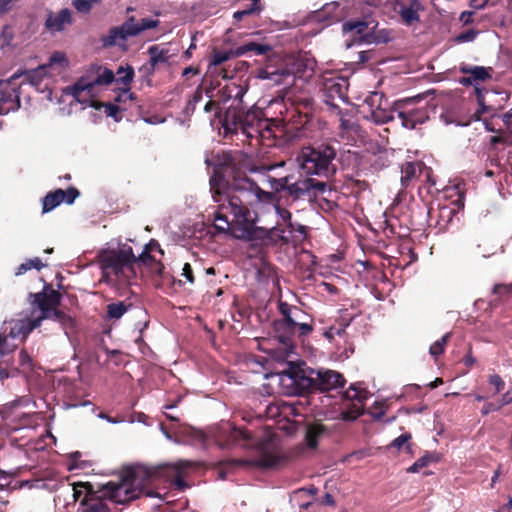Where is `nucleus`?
I'll use <instances>...</instances> for the list:
<instances>
[{"label":"nucleus","instance_id":"obj_1","mask_svg":"<svg viewBox=\"0 0 512 512\" xmlns=\"http://www.w3.org/2000/svg\"><path fill=\"white\" fill-rule=\"evenodd\" d=\"M205 163L214 167L210 178V191L218 209L215 212V228L226 232L235 224L243 232L252 236L254 218L250 207L260 202L271 203L275 200V192L261 189L258 184L249 178L247 172L270 170L269 167H257L252 159L243 151H221L213 159L207 158Z\"/></svg>","mask_w":512,"mask_h":512},{"label":"nucleus","instance_id":"obj_2","mask_svg":"<svg viewBox=\"0 0 512 512\" xmlns=\"http://www.w3.org/2000/svg\"><path fill=\"white\" fill-rule=\"evenodd\" d=\"M188 467L187 462L179 461L154 467L128 468L119 481H109L97 489L90 482L76 483L73 496L78 502L77 512H112V504H127L143 496L161 498L158 491L148 487L161 482L183 491L187 487L183 473Z\"/></svg>","mask_w":512,"mask_h":512},{"label":"nucleus","instance_id":"obj_3","mask_svg":"<svg viewBox=\"0 0 512 512\" xmlns=\"http://www.w3.org/2000/svg\"><path fill=\"white\" fill-rule=\"evenodd\" d=\"M336 155L335 147L328 143L307 147L300 154V167L306 175L329 178L336 173L333 164Z\"/></svg>","mask_w":512,"mask_h":512},{"label":"nucleus","instance_id":"obj_4","mask_svg":"<svg viewBox=\"0 0 512 512\" xmlns=\"http://www.w3.org/2000/svg\"><path fill=\"white\" fill-rule=\"evenodd\" d=\"M98 263L102 271V280L109 281L110 275L117 278L128 277L125 271L134 274L133 265L135 264V255L131 246L123 245L118 249H106L99 252Z\"/></svg>","mask_w":512,"mask_h":512},{"label":"nucleus","instance_id":"obj_5","mask_svg":"<svg viewBox=\"0 0 512 512\" xmlns=\"http://www.w3.org/2000/svg\"><path fill=\"white\" fill-rule=\"evenodd\" d=\"M260 119L254 111H245L244 107H229L223 117V127L226 131L241 130L248 137L258 134Z\"/></svg>","mask_w":512,"mask_h":512},{"label":"nucleus","instance_id":"obj_6","mask_svg":"<svg viewBox=\"0 0 512 512\" xmlns=\"http://www.w3.org/2000/svg\"><path fill=\"white\" fill-rule=\"evenodd\" d=\"M28 299L31 307L37 308L40 311L39 315L33 318L39 320L41 325L44 320L51 319L54 316V312L59 310L58 306L61 304L62 294L46 283L42 291L29 293Z\"/></svg>","mask_w":512,"mask_h":512},{"label":"nucleus","instance_id":"obj_7","mask_svg":"<svg viewBox=\"0 0 512 512\" xmlns=\"http://www.w3.org/2000/svg\"><path fill=\"white\" fill-rule=\"evenodd\" d=\"M115 80L112 70L92 64L72 86V94L79 98L82 92H91L95 86L109 85Z\"/></svg>","mask_w":512,"mask_h":512},{"label":"nucleus","instance_id":"obj_8","mask_svg":"<svg viewBox=\"0 0 512 512\" xmlns=\"http://www.w3.org/2000/svg\"><path fill=\"white\" fill-rule=\"evenodd\" d=\"M278 311L281 316L285 317L287 321H289L299 337H305L312 333L313 320L310 315L305 313L300 307L290 305L284 301H279Z\"/></svg>","mask_w":512,"mask_h":512},{"label":"nucleus","instance_id":"obj_9","mask_svg":"<svg viewBox=\"0 0 512 512\" xmlns=\"http://www.w3.org/2000/svg\"><path fill=\"white\" fill-rule=\"evenodd\" d=\"M414 101V98H409L397 101L394 104V111L401 120L402 126L408 129H414L418 124H423L429 118L428 111L425 108L412 106Z\"/></svg>","mask_w":512,"mask_h":512},{"label":"nucleus","instance_id":"obj_10","mask_svg":"<svg viewBox=\"0 0 512 512\" xmlns=\"http://www.w3.org/2000/svg\"><path fill=\"white\" fill-rule=\"evenodd\" d=\"M252 440L253 436L247 429L237 428L229 422L221 424L215 434V441L221 448H230L241 443L247 446L252 443Z\"/></svg>","mask_w":512,"mask_h":512},{"label":"nucleus","instance_id":"obj_11","mask_svg":"<svg viewBox=\"0 0 512 512\" xmlns=\"http://www.w3.org/2000/svg\"><path fill=\"white\" fill-rule=\"evenodd\" d=\"M282 461V457L277 453L268 451L265 448V444L261 442L259 444V455L254 458L248 459H230L226 461L227 465L230 466H247L257 468H274Z\"/></svg>","mask_w":512,"mask_h":512},{"label":"nucleus","instance_id":"obj_12","mask_svg":"<svg viewBox=\"0 0 512 512\" xmlns=\"http://www.w3.org/2000/svg\"><path fill=\"white\" fill-rule=\"evenodd\" d=\"M14 77L0 80V115L8 114L20 107V95Z\"/></svg>","mask_w":512,"mask_h":512},{"label":"nucleus","instance_id":"obj_13","mask_svg":"<svg viewBox=\"0 0 512 512\" xmlns=\"http://www.w3.org/2000/svg\"><path fill=\"white\" fill-rule=\"evenodd\" d=\"M327 188V183L314 178L299 179L296 182L289 180L288 189L286 194L294 199H299L304 195H309L311 192L323 193Z\"/></svg>","mask_w":512,"mask_h":512},{"label":"nucleus","instance_id":"obj_14","mask_svg":"<svg viewBox=\"0 0 512 512\" xmlns=\"http://www.w3.org/2000/svg\"><path fill=\"white\" fill-rule=\"evenodd\" d=\"M40 326L39 320L26 317L5 322L3 327L6 329L11 340H20L23 342L34 329Z\"/></svg>","mask_w":512,"mask_h":512},{"label":"nucleus","instance_id":"obj_15","mask_svg":"<svg viewBox=\"0 0 512 512\" xmlns=\"http://www.w3.org/2000/svg\"><path fill=\"white\" fill-rule=\"evenodd\" d=\"M343 10L337 2L325 4L321 9L315 11L311 16V21L322 24L320 30L340 22L343 19Z\"/></svg>","mask_w":512,"mask_h":512},{"label":"nucleus","instance_id":"obj_16","mask_svg":"<svg viewBox=\"0 0 512 512\" xmlns=\"http://www.w3.org/2000/svg\"><path fill=\"white\" fill-rule=\"evenodd\" d=\"M287 374L300 393L317 392L315 369L290 368Z\"/></svg>","mask_w":512,"mask_h":512},{"label":"nucleus","instance_id":"obj_17","mask_svg":"<svg viewBox=\"0 0 512 512\" xmlns=\"http://www.w3.org/2000/svg\"><path fill=\"white\" fill-rule=\"evenodd\" d=\"M317 392H328L345 384L344 376L334 370H315Z\"/></svg>","mask_w":512,"mask_h":512},{"label":"nucleus","instance_id":"obj_18","mask_svg":"<svg viewBox=\"0 0 512 512\" xmlns=\"http://www.w3.org/2000/svg\"><path fill=\"white\" fill-rule=\"evenodd\" d=\"M274 337L285 347L292 348L294 337L297 334L289 321L283 316L273 321Z\"/></svg>","mask_w":512,"mask_h":512},{"label":"nucleus","instance_id":"obj_19","mask_svg":"<svg viewBox=\"0 0 512 512\" xmlns=\"http://www.w3.org/2000/svg\"><path fill=\"white\" fill-rule=\"evenodd\" d=\"M253 232L260 233V238L267 240L272 245H284L290 242V236L286 235L288 229L284 228L281 224H277L270 229L259 228Z\"/></svg>","mask_w":512,"mask_h":512},{"label":"nucleus","instance_id":"obj_20","mask_svg":"<svg viewBox=\"0 0 512 512\" xmlns=\"http://www.w3.org/2000/svg\"><path fill=\"white\" fill-rule=\"evenodd\" d=\"M348 83L344 78L341 77H331L325 78L323 81V90L326 94L327 98H346Z\"/></svg>","mask_w":512,"mask_h":512},{"label":"nucleus","instance_id":"obj_21","mask_svg":"<svg viewBox=\"0 0 512 512\" xmlns=\"http://www.w3.org/2000/svg\"><path fill=\"white\" fill-rule=\"evenodd\" d=\"M159 21L152 18H143L136 21L131 17L121 27H112L108 32H144L145 30L157 27Z\"/></svg>","mask_w":512,"mask_h":512},{"label":"nucleus","instance_id":"obj_22","mask_svg":"<svg viewBox=\"0 0 512 512\" xmlns=\"http://www.w3.org/2000/svg\"><path fill=\"white\" fill-rule=\"evenodd\" d=\"M273 52V45L266 42L248 41L236 48L237 56L252 53L257 56H270Z\"/></svg>","mask_w":512,"mask_h":512},{"label":"nucleus","instance_id":"obj_23","mask_svg":"<svg viewBox=\"0 0 512 512\" xmlns=\"http://www.w3.org/2000/svg\"><path fill=\"white\" fill-rule=\"evenodd\" d=\"M459 71L462 74L471 75L475 84L479 82H485L492 78V73L494 69L492 67H484V66H471L466 63H461L459 65Z\"/></svg>","mask_w":512,"mask_h":512},{"label":"nucleus","instance_id":"obj_24","mask_svg":"<svg viewBox=\"0 0 512 512\" xmlns=\"http://www.w3.org/2000/svg\"><path fill=\"white\" fill-rule=\"evenodd\" d=\"M72 21L71 11L67 8L62 9L58 13H50L46 19L45 26L51 31H62L65 24H70Z\"/></svg>","mask_w":512,"mask_h":512},{"label":"nucleus","instance_id":"obj_25","mask_svg":"<svg viewBox=\"0 0 512 512\" xmlns=\"http://www.w3.org/2000/svg\"><path fill=\"white\" fill-rule=\"evenodd\" d=\"M327 427L320 422H313L306 428L305 441L310 449H316L319 439L326 434Z\"/></svg>","mask_w":512,"mask_h":512},{"label":"nucleus","instance_id":"obj_26","mask_svg":"<svg viewBox=\"0 0 512 512\" xmlns=\"http://www.w3.org/2000/svg\"><path fill=\"white\" fill-rule=\"evenodd\" d=\"M373 21H369L367 17L351 19L343 23L342 32H376L377 24L372 27H369ZM378 32H386L385 29L379 30Z\"/></svg>","mask_w":512,"mask_h":512},{"label":"nucleus","instance_id":"obj_27","mask_svg":"<svg viewBox=\"0 0 512 512\" xmlns=\"http://www.w3.org/2000/svg\"><path fill=\"white\" fill-rule=\"evenodd\" d=\"M358 37L352 43H347V48L353 45L362 46L365 44H386L392 41L389 34H357Z\"/></svg>","mask_w":512,"mask_h":512},{"label":"nucleus","instance_id":"obj_28","mask_svg":"<svg viewBox=\"0 0 512 512\" xmlns=\"http://www.w3.org/2000/svg\"><path fill=\"white\" fill-rule=\"evenodd\" d=\"M421 173L420 164L417 162H406L401 167V184L408 187Z\"/></svg>","mask_w":512,"mask_h":512},{"label":"nucleus","instance_id":"obj_29","mask_svg":"<svg viewBox=\"0 0 512 512\" xmlns=\"http://www.w3.org/2000/svg\"><path fill=\"white\" fill-rule=\"evenodd\" d=\"M64 201V190L56 189L55 191L49 192L43 198L42 201V212L47 213L52 211L54 208L59 206Z\"/></svg>","mask_w":512,"mask_h":512},{"label":"nucleus","instance_id":"obj_30","mask_svg":"<svg viewBox=\"0 0 512 512\" xmlns=\"http://www.w3.org/2000/svg\"><path fill=\"white\" fill-rule=\"evenodd\" d=\"M368 396V392L360 386V384H351L348 390L343 394V399L356 404H364Z\"/></svg>","mask_w":512,"mask_h":512},{"label":"nucleus","instance_id":"obj_31","mask_svg":"<svg viewBox=\"0 0 512 512\" xmlns=\"http://www.w3.org/2000/svg\"><path fill=\"white\" fill-rule=\"evenodd\" d=\"M351 320L352 318H339L336 320L335 324L325 330L323 335L330 341L334 339L335 336H343L346 332V328L350 325Z\"/></svg>","mask_w":512,"mask_h":512},{"label":"nucleus","instance_id":"obj_32","mask_svg":"<svg viewBox=\"0 0 512 512\" xmlns=\"http://www.w3.org/2000/svg\"><path fill=\"white\" fill-rule=\"evenodd\" d=\"M131 306V303H126L125 301L110 303L106 307V318L109 320H118L130 309Z\"/></svg>","mask_w":512,"mask_h":512},{"label":"nucleus","instance_id":"obj_33","mask_svg":"<svg viewBox=\"0 0 512 512\" xmlns=\"http://www.w3.org/2000/svg\"><path fill=\"white\" fill-rule=\"evenodd\" d=\"M148 54L150 56L149 61L154 64L157 68L160 64H165L168 62L170 55L168 54V50L160 48L157 45L150 46L148 48Z\"/></svg>","mask_w":512,"mask_h":512},{"label":"nucleus","instance_id":"obj_34","mask_svg":"<svg viewBox=\"0 0 512 512\" xmlns=\"http://www.w3.org/2000/svg\"><path fill=\"white\" fill-rule=\"evenodd\" d=\"M117 75L118 78L116 79V82L121 83L124 86V91L127 92L134 78L133 67L130 65H127L126 67L120 66L117 69Z\"/></svg>","mask_w":512,"mask_h":512},{"label":"nucleus","instance_id":"obj_35","mask_svg":"<svg viewBox=\"0 0 512 512\" xmlns=\"http://www.w3.org/2000/svg\"><path fill=\"white\" fill-rule=\"evenodd\" d=\"M364 404L350 402L346 409L341 411V419L345 421H354L363 414Z\"/></svg>","mask_w":512,"mask_h":512},{"label":"nucleus","instance_id":"obj_36","mask_svg":"<svg viewBox=\"0 0 512 512\" xmlns=\"http://www.w3.org/2000/svg\"><path fill=\"white\" fill-rule=\"evenodd\" d=\"M451 336L452 333L447 332L439 340L435 341L429 348L430 355L433 356L434 358H437L438 356L442 355L445 351L447 344L451 339Z\"/></svg>","mask_w":512,"mask_h":512},{"label":"nucleus","instance_id":"obj_37","mask_svg":"<svg viewBox=\"0 0 512 512\" xmlns=\"http://www.w3.org/2000/svg\"><path fill=\"white\" fill-rule=\"evenodd\" d=\"M411 433H403L395 438L389 445L390 448H396L398 451L404 450L406 453H412L410 440Z\"/></svg>","mask_w":512,"mask_h":512},{"label":"nucleus","instance_id":"obj_38","mask_svg":"<svg viewBox=\"0 0 512 512\" xmlns=\"http://www.w3.org/2000/svg\"><path fill=\"white\" fill-rule=\"evenodd\" d=\"M17 347V344L10 339V336L6 332V329L3 327L0 332V356L7 355L14 351Z\"/></svg>","mask_w":512,"mask_h":512},{"label":"nucleus","instance_id":"obj_39","mask_svg":"<svg viewBox=\"0 0 512 512\" xmlns=\"http://www.w3.org/2000/svg\"><path fill=\"white\" fill-rule=\"evenodd\" d=\"M236 55L233 51H224L214 49L211 54L210 64L214 66L221 65L222 63L228 61L232 56Z\"/></svg>","mask_w":512,"mask_h":512},{"label":"nucleus","instance_id":"obj_40","mask_svg":"<svg viewBox=\"0 0 512 512\" xmlns=\"http://www.w3.org/2000/svg\"><path fill=\"white\" fill-rule=\"evenodd\" d=\"M291 179H292V176H290V175L281 177V178L270 177L268 182L270 184V188L275 193H280L282 191L287 192L289 180H291Z\"/></svg>","mask_w":512,"mask_h":512},{"label":"nucleus","instance_id":"obj_41","mask_svg":"<svg viewBox=\"0 0 512 512\" xmlns=\"http://www.w3.org/2000/svg\"><path fill=\"white\" fill-rule=\"evenodd\" d=\"M157 67L152 64L150 61L144 63L139 69L138 74L142 82L147 83V85H151V76L154 74Z\"/></svg>","mask_w":512,"mask_h":512},{"label":"nucleus","instance_id":"obj_42","mask_svg":"<svg viewBox=\"0 0 512 512\" xmlns=\"http://www.w3.org/2000/svg\"><path fill=\"white\" fill-rule=\"evenodd\" d=\"M434 456L430 453H426L418 460H416L410 467L407 468L408 473H417L422 468L427 467L432 461H434Z\"/></svg>","mask_w":512,"mask_h":512},{"label":"nucleus","instance_id":"obj_43","mask_svg":"<svg viewBox=\"0 0 512 512\" xmlns=\"http://www.w3.org/2000/svg\"><path fill=\"white\" fill-rule=\"evenodd\" d=\"M276 212L281 218V220L285 223L284 228L288 229V233L292 234L294 232V224L292 223V214L286 208H283L279 205L276 206Z\"/></svg>","mask_w":512,"mask_h":512},{"label":"nucleus","instance_id":"obj_44","mask_svg":"<svg viewBox=\"0 0 512 512\" xmlns=\"http://www.w3.org/2000/svg\"><path fill=\"white\" fill-rule=\"evenodd\" d=\"M133 34H108L102 38V43L104 47H111L114 45H120L119 41L125 43L129 36Z\"/></svg>","mask_w":512,"mask_h":512},{"label":"nucleus","instance_id":"obj_45","mask_svg":"<svg viewBox=\"0 0 512 512\" xmlns=\"http://www.w3.org/2000/svg\"><path fill=\"white\" fill-rule=\"evenodd\" d=\"M51 319L59 322L64 329H72L75 326L74 319L61 310L54 312V316Z\"/></svg>","mask_w":512,"mask_h":512},{"label":"nucleus","instance_id":"obj_46","mask_svg":"<svg viewBox=\"0 0 512 512\" xmlns=\"http://www.w3.org/2000/svg\"><path fill=\"white\" fill-rule=\"evenodd\" d=\"M68 64H69V61H68L65 53L60 52V51H55L51 54V56L49 58V62L46 66L48 68V67H52L54 65H59L62 68H66L68 66Z\"/></svg>","mask_w":512,"mask_h":512},{"label":"nucleus","instance_id":"obj_47","mask_svg":"<svg viewBox=\"0 0 512 512\" xmlns=\"http://www.w3.org/2000/svg\"><path fill=\"white\" fill-rule=\"evenodd\" d=\"M396 112L394 111V108L387 112L383 110L374 111L372 114V117L374 121L378 124H385L390 121H393L395 119Z\"/></svg>","mask_w":512,"mask_h":512},{"label":"nucleus","instance_id":"obj_48","mask_svg":"<svg viewBox=\"0 0 512 512\" xmlns=\"http://www.w3.org/2000/svg\"><path fill=\"white\" fill-rule=\"evenodd\" d=\"M223 100H229L237 96V93H242V86L235 83L227 84L221 90Z\"/></svg>","mask_w":512,"mask_h":512},{"label":"nucleus","instance_id":"obj_49","mask_svg":"<svg viewBox=\"0 0 512 512\" xmlns=\"http://www.w3.org/2000/svg\"><path fill=\"white\" fill-rule=\"evenodd\" d=\"M400 15L403 22L406 24H412L415 21H419L418 13L406 5L401 6Z\"/></svg>","mask_w":512,"mask_h":512},{"label":"nucleus","instance_id":"obj_50","mask_svg":"<svg viewBox=\"0 0 512 512\" xmlns=\"http://www.w3.org/2000/svg\"><path fill=\"white\" fill-rule=\"evenodd\" d=\"M47 66H40L37 69L26 72V78L31 81L32 84L38 85L42 80L43 75L46 73Z\"/></svg>","mask_w":512,"mask_h":512},{"label":"nucleus","instance_id":"obj_51","mask_svg":"<svg viewBox=\"0 0 512 512\" xmlns=\"http://www.w3.org/2000/svg\"><path fill=\"white\" fill-rule=\"evenodd\" d=\"M156 261V259L152 256V251L148 250L146 245L142 253L139 256H135V264H143L144 266H150Z\"/></svg>","mask_w":512,"mask_h":512},{"label":"nucleus","instance_id":"obj_52","mask_svg":"<svg viewBox=\"0 0 512 512\" xmlns=\"http://www.w3.org/2000/svg\"><path fill=\"white\" fill-rule=\"evenodd\" d=\"M100 0H73L72 4L74 8L81 13H88L93 4L98 3Z\"/></svg>","mask_w":512,"mask_h":512},{"label":"nucleus","instance_id":"obj_53","mask_svg":"<svg viewBox=\"0 0 512 512\" xmlns=\"http://www.w3.org/2000/svg\"><path fill=\"white\" fill-rule=\"evenodd\" d=\"M510 403V400H504V401H497V402H488L484 404V406L481 409V413L483 415H487L490 412L497 411L500 408H502L504 405H507Z\"/></svg>","mask_w":512,"mask_h":512},{"label":"nucleus","instance_id":"obj_54","mask_svg":"<svg viewBox=\"0 0 512 512\" xmlns=\"http://www.w3.org/2000/svg\"><path fill=\"white\" fill-rule=\"evenodd\" d=\"M80 195V192L75 187H69L67 190H64V201L67 204H73L76 198Z\"/></svg>","mask_w":512,"mask_h":512},{"label":"nucleus","instance_id":"obj_55","mask_svg":"<svg viewBox=\"0 0 512 512\" xmlns=\"http://www.w3.org/2000/svg\"><path fill=\"white\" fill-rule=\"evenodd\" d=\"M489 383L495 387V393H500L505 387V382L498 374L491 375Z\"/></svg>","mask_w":512,"mask_h":512},{"label":"nucleus","instance_id":"obj_56","mask_svg":"<svg viewBox=\"0 0 512 512\" xmlns=\"http://www.w3.org/2000/svg\"><path fill=\"white\" fill-rule=\"evenodd\" d=\"M493 293L500 296L510 295L512 293V284H496L493 287Z\"/></svg>","mask_w":512,"mask_h":512},{"label":"nucleus","instance_id":"obj_57","mask_svg":"<svg viewBox=\"0 0 512 512\" xmlns=\"http://www.w3.org/2000/svg\"><path fill=\"white\" fill-rule=\"evenodd\" d=\"M333 107L338 109V114L340 115V126H341V128H342L343 130H345V131H350V130H352V129H353V126H354V123H353V122H351V121H350V120H348V119H345V117H344V116H345V113H344V112H342V110H341V109H339L337 106H334V105H333Z\"/></svg>","mask_w":512,"mask_h":512},{"label":"nucleus","instance_id":"obj_58","mask_svg":"<svg viewBox=\"0 0 512 512\" xmlns=\"http://www.w3.org/2000/svg\"><path fill=\"white\" fill-rule=\"evenodd\" d=\"M476 35L477 34H457L450 41L453 44H461V43H465V42H471L475 39Z\"/></svg>","mask_w":512,"mask_h":512},{"label":"nucleus","instance_id":"obj_59","mask_svg":"<svg viewBox=\"0 0 512 512\" xmlns=\"http://www.w3.org/2000/svg\"><path fill=\"white\" fill-rule=\"evenodd\" d=\"M12 474L0 469V490H4L11 483Z\"/></svg>","mask_w":512,"mask_h":512},{"label":"nucleus","instance_id":"obj_60","mask_svg":"<svg viewBox=\"0 0 512 512\" xmlns=\"http://www.w3.org/2000/svg\"><path fill=\"white\" fill-rule=\"evenodd\" d=\"M182 276L185 277L189 283L194 284L195 277L193 274V269L189 263L184 264L182 269Z\"/></svg>","mask_w":512,"mask_h":512},{"label":"nucleus","instance_id":"obj_61","mask_svg":"<svg viewBox=\"0 0 512 512\" xmlns=\"http://www.w3.org/2000/svg\"><path fill=\"white\" fill-rule=\"evenodd\" d=\"M104 107H105V113L107 114V116L117 119V115L120 112L119 106L112 104V103H106L104 105Z\"/></svg>","mask_w":512,"mask_h":512},{"label":"nucleus","instance_id":"obj_62","mask_svg":"<svg viewBox=\"0 0 512 512\" xmlns=\"http://www.w3.org/2000/svg\"><path fill=\"white\" fill-rule=\"evenodd\" d=\"M15 34H0V45L2 49H5V47L12 46V41L14 39Z\"/></svg>","mask_w":512,"mask_h":512},{"label":"nucleus","instance_id":"obj_63","mask_svg":"<svg viewBox=\"0 0 512 512\" xmlns=\"http://www.w3.org/2000/svg\"><path fill=\"white\" fill-rule=\"evenodd\" d=\"M283 72L279 73V70H269V66H267L265 69L260 70L259 77L262 79H271L272 75H282Z\"/></svg>","mask_w":512,"mask_h":512},{"label":"nucleus","instance_id":"obj_64","mask_svg":"<svg viewBox=\"0 0 512 512\" xmlns=\"http://www.w3.org/2000/svg\"><path fill=\"white\" fill-rule=\"evenodd\" d=\"M463 363L467 367H472L476 363V358L472 355V347L469 346L468 353L463 358Z\"/></svg>","mask_w":512,"mask_h":512}]
</instances>
